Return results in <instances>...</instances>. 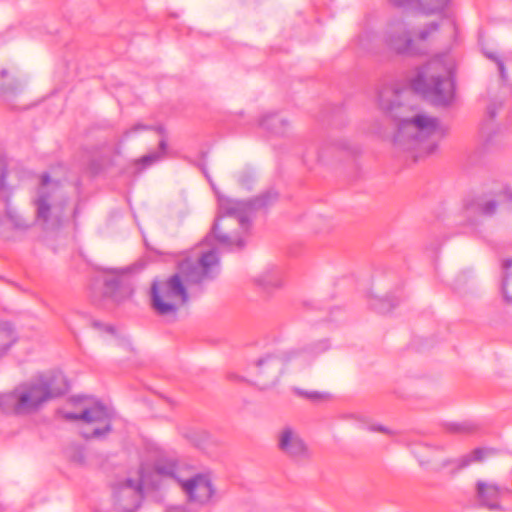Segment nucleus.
<instances>
[{
  "label": "nucleus",
  "instance_id": "5",
  "mask_svg": "<svg viewBox=\"0 0 512 512\" xmlns=\"http://www.w3.org/2000/svg\"><path fill=\"white\" fill-rule=\"evenodd\" d=\"M55 394L49 382L40 377L0 393V410L7 415H27L39 410Z\"/></svg>",
  "mask_w": 512,
  "mask_h": 512
},
{
  "label": "nucleus",
  "instance_id": "15",
  "mask_svg": "<svg viewBox=\"0 0 512 512\" xmlns=\"http://www.w3.org/2000/svg\"><path fill=\"white\" fill-rule=\"evenodd\" d=\"M330 347L331 345L327 339H320L307 344L302 349L290 351L295 352L293 356L295 361H298L301 365H305L311 364L320 355L327 352Z\"/></svg>",
  "mask_w": 512,
  "mask_h": 512
},
{
  "label": "nucleus",
  "instance_id": "4",
  "mask_svg": "<svg viewBox=\"0 0 512 512\" xmlns=\"http://www.w3.org/2000/svg\"><path fill=\"white\" fill-rule=\"evenodd\" d=\"M156 475L176 482L190 502L207 504L215 489L206 474L193 473L192 469L173 458H161L154 465Z\"/></svg>",
  "mask_w": 512,
  "mask_h": 512
},
{
  "label": "nucleus",
  "instance_id": "25",
  "mask_svg": "<svg viewBox=\"0 0 512 512\" xmlns=\"http://www.w3.org/2000/svg\"><path fill=\"white\" fill-rule=\"evenodd\" d=\"M494 450L493 449H490V448H477L475 450H473L470 454L464 456L462 459H461V467H465L467 465H469L470 463L472 462H478V461H482L484 458L490 456V455H493L494 454Z\"/></svg>",
  "mask_w": 512,
  "mask_h": 512
},
{
  "label": "nucleus",
  "instance_id": "6",
  "mask_svg": "<svg viewBox=\"0 0 512 512\" xmlns=\"http://www.w3.org/2000/svg\"><path fill=\"white\" fill-rule=\"evenodd\" d=\"M55 394L49 382L40 377L0 393V410L7 415H27L39 410Z\"/></svg>",
  "mask_w": 512,
  "mask_h": 512
},
{
  "label": "nucleus",
  "instance_id": "9",
  "mask_svg": "<svg viewBox=\"0 0 512 512\" xmlns=\"http://www.w3.org/2000/svg\"><path fill=\"white\" fill-rule=\"evenodd\" d=\"M385 49L398 55H415L418 53L412 35L411 21L408 18L389 20L381 33Z\"/></svg>",
  "mask_w": 512,
  "mask_h": 512
},
{
  "label": "nucleus",
  "instance_id": "22",
  "mask_svg": "<svg viewBox=\"0 0 512 512\" xmlns=\"http://www.w3.org/2000/svg\"><path fill=\"white\" fill-rule=\"evenodd\" d=\"M166 149H167L166 141L164 139H162L159 143V149L157 151H154L147 155L142 156L141 158H139L136 161V163L142 164L144 167H148V166L160 161L164 157V155L166 153Z\"/></svg>",
  "mask_w": 512,
  "mask_h": 512
},
{
  "label": "nucleus",
  "instance_id": "36",
  "mask_svg": "<svg viewBox=\"0 0 512 512\" xmlns=\"http://www.w3.org/2000/svg\"><path fill=\"white\" fill-rule=\"evenodd\" d=\"M500 202H503V201H510L512 202V191L510 190H507L505 191L504 193H502V195L500 196Z\"/></svg>",
  "mask_w": 512,
  "mask_h": 512
},
{
  "label": "nucleus",
  "instance_id": "19",
  "mask_svg": "<svg viewBox=\"0 0 512 512\" xmlns=\"http://www.w3.org/2000/svg\"><path fill=\"white\" fill-rule=\"evenodd\" d=\"M17 340L16 333L8 323H0V358L7 354Z\"/></svg>",
  "mask_w": 512,
  "mask_h": 512
},
{
  "label": "nucleus",
  "instance_id": "28",
  "mask_svg": "<svg viewBox=\"0 0 512 512\" xmlns=\"http://www.w3.org/2000/svg\"><path fill=\"white\" fill-rule=\"evenodd\" d=\"M512 266V260L507 259L503 261L502 268H503V282H502V292L504 297L508 301H512V293L509 292L508 289V279H509V269Z\"/></svg>",
  "mask_w": 512,
  "mask_h": 512
},
{
  "label": "nucleus",
  "instance_id": "1",
  "mask_svg": "<svg viewBox=\"0 0 512 512\" xmlns=\"http://www.w3.org/2000/svg\"><path fill=\"white\" fill-rule=\"evenodd\" d=\"M277 197L278 194L273 191L252 203L219 197L221 216L214 224L212 233L178 263L176 273L152 282L149 300L153 312L164 319L175 320L179 310L189 301V288L201 286L215 279L220 273L219 254L212 245V240H217L220 246L229 249L241 248L250 229L253 209L267 206Z\"/></svg>",
  "mask_w": 512,
  "mask_h": 512
},
{
  "label": "nucleus",
  "instance_id": "11",
  "mask_svg": "<svg viewBox=\"0 0 512 512\" xmlns=\"http://www.w3.org/2000/svg\"><path fill=\"white\" fill-rule=\"evenodd\" d=\"M275 439L277 449L294 463L303 464L312 458L309 445L297 429L284 426L277 432Z\"/></svg>",
  "mask_w": 512,
  "mask_h": 512
},
{
  "label": "nucleus",
  "instance_id": "33",
  "mask_svg": "<svg viewBox=\"0 0 512 512\" xmlns=\"http://www.w3.org/2000/svg\"><path fill=\"white\" fill-rule=\"evenodd\" d=\"M372 306L374 309H376L380 313H386L391 309V305H389L387 303V300H385V299H376L372 303Z\"/></svg>",
  "mask_w": 512,
  "mask_h": 512
},
{
  "label": "nucleus",
  "instance_id": "32",
  "mask_svg": "<svg viewBox=\"0 0 512 512\" xmlns=\"http://www.w3.org/2000/svg\"><path fill=\"white\" fill-rule=\"evenodd\" d=\"M448 429L455 433H470L474 430V426L469 422L452 423Z\"/></svg>",
  "mask_w": 512,
  "mask_h": 512
},
{
  "label": "nucleus",
  "instance_id": "23",
  "mask_svg": "<svg viewBox=\"0 0 512 512\" xmlns=\"http://www.w3.org/2000/svg\"><path fill=\"white\" fill-rule=\"evenodd\" d=\"M6 218L8 223L15 229L18 230H27L31 224L29 221L24 219L16 209L7 206L6 208Z\"/></svg>",
  "mask_w": 512,
  "mask_h": 512
},
{
  "label": "nucleus",
  "instance_id": "7",
  "mask_svg": "<svg viewBox=\"0 0 512 512\" xmlns=\"http://www.w3.org/2000/svg\"><path fill=\"white\" fill-rule=\"evenodd\" d=\"M67 198L60 183L47 174L41 176L32 203L35 207L36 220L45 229H56L66 219Z\"/></svg>",
  "mask_w": 512,
  "mask_h": 512
},
{
  "label": "nucleus",
  "instance_id": "34",
  "mask_svg": "<svg viewBox=\"0 0 512 512\" xmlns=\"http://www.w3.org/2000/svg\"><path fill=\"white\" fill-rule=\"evenodd\" d=\"M148 129L147 126L145 125H142V124H136L134 125L133 127H131L130 129H128L125 133H124V136L127 138L129 137L130 135L138 132V131H143V130H146Z\"/></svg>",
  "mask_w": 512,
  "mask_h": 512
},
{
  "label": "nucleus",
  "instance_id": "39",
  "mask_svg": "<svg viewBox=\"0 0 512 512\" xmlns=\"http://www.w3.org/2000/svg\"><path fill=\"white\" fill-rule=\"evenodd\" d=\"M167 512H186L184 508L181 507H173L169 509Z\"/></svg>",
  "mask_w": 512,
  "mask_h": 512
},
{
  "label": "nucleus",
  "instance_id": "37",
  "mask_svg": "<svg viewBox=\"0 0 512 512\" xmlns=\"http://www.w3.org/2000/svg\"><path fill=\"white\" fill-rule=\"evenodd\" d=\"M391 4L398 6V7H404L405 4L411 2V0H388Z\"/></svg>",
  "mask_w": 512,
  "mask_h": 512
},
{
  "label": "nucleus",
  "instance_id": "38",
  "mask_svg": "<svg viewBox=\"0 0 512 512\" xmlns=\"http://www.w3.org/2000/svg\"><path fill=\"white\" fill-rule=\"evenodd\" d=\"M71 457L73 458L74 461L81 462L83 460L82 451L78 450L77 455H74V456L71 455Z\"/></svg>",
  "mask_w": 512,
  "mask_h": 512
},
{
  "label": "nucleus",
  "instance_id": "20",
  "mask_svg": "<svg viewBox=\"0 0 512 512\" xmlns=\"http://www.w3.org/2000/svg\"><path fill=\"white\" fill-rule=\"evenodd\" d=\"M346 418L353 419L365 426L369 431L371 432H379L384 434H392V431L387 428L386 426H383L378 423H374L370 420L369 417L361 414V413H353L346 416Z\"/></svg>",
  "mask_w": 512,
  "mask_h": 512
},
{
  "label": "nucleus",
  "instance_id": "30",
  "mask_svg": "<svg viewBox=\"0 0 512 512\" xmlns=\"http://www.w3.org/2000/svg\"><path fill=\"white\" fill-rule=\"evenodd\" d=\"M497 203L494 200H480L475 204V210L483 215L490 216L496 210Z\"/></svg>",
  "mask_w": 512,
  "mask_h": 512
},
{
  "label": "nucleus",
  "instance_id": "26",
  "mask_svg": "<svg viewBox=\"0 0 512 512\" xmlns=\"http://www.w3.org/2000/svg\"><path fill=\"white\" fill-rule=\"evenodd\" d=\"M0 77L2 80H4L5 78H9V81H3L0 84V89L3 93L14 92L19 88L20 84L18 80L14 76H12L7 69H2L0 71Z\"/></svg>",
  "mask_w": 512,
  "mask_h": 512
},
{
  "label": "nucleus",
  "instance_id": "31",
  "mask_svg": "<svg viewBox=\"0 0 512 512\" xmlns=\"http://www.w3.org/2000/svg\"><path fill=\"white\" fill-rule=\"evenodd\" d=\"M486 56L496 63L500 74V78L503 82H505L507 80V75L505 71L504 61L496 53L493 52H487Z\"/></svg>",
  "mask_w": 512,
  "mask_h": 512
},
{
  "label": "nucleus",
  "instance_id": "27",
  "mask_svg": "<svg viewBox=\"0 0 512 512\" xmlns=\"http://www.w3.org/2000/svg\"><path fill=\"white\" fill-rule=\"evenodd\" d=\"M293 391L297 396L312 402H319L328 397V394L319 391H307L300 388H294Z\"/></svg>",
  "mask_w": 512,
  "mask_h": 512
},
{
  "label": "nucleus",
  "instance_id": "21",
  "mask_svg": "<svg viewBox=\"0 0 512 512\" xmlns=\"http://www.w3.org/2000/svg\"><path fill=\"white\" fill-rule=\"evenodd\" d=\"M438 28H439V24L435 21H432L420 28L412 27V35L414 38V43L416 41L429 40L438 31Z\"/></svg>",
  "mask_w": 512,
  "mask_h": 512
},
{
  "label": "nucleus",
  "instance_id": "8",
  "mask_svg": "<svg viewBox=\"0 0 512 512\" xmlns=\"http://www.w3.org/2000/svg\"><path fill=\"white\" fill-rule=\"evenodd\" d=\"M64 418L82 423L81 434L86 439L105 438L112 430V411L99 402L84 399L79 412H64Z\"/></svg>",
  "mask_w": 512,
  "mask_h": 512
},
{
  "label": "nucleus",
  "instance_id": "3",
  "mask_svg": "<svg viewBox=\"0 0 512 512\" xmlns=\"http://www.w3.org/2000/svg\"><path fill=\"white\" fill-rule=\"evenodd\" d=\"M457 61L451 54L439 55L423 65L411 78L413 90L436 104L447 105L454 98V72Z\"/></svg>",
  "mask_w": 512,
  "mask_h": 512
},
{
  "label": "nucleus",
  "instance_id": "18",
  "mask_svg": "<svg viewBox=\"0 0 512 512\" xmlns=\"http://www.w3.org/2000/svg\"><path fill=\"white\" fill-rule=\"evenodd\" d=\"M358 46L367 52H377L385 49L381 41V34L374 31L365 30L357 38Z\"/></svg>",
  "mask_w": 512,
  "mask_h": 512
},
{
  "label": "nucleus",
  "instance_id": "17",
  "mask_svg": "<svg viewBox=\"0 0 512 512\" xmlns=\"http://www.w3.org/2000/svg\"><path fill=\"white\" fill-rule=\"evenodd\" d=\"M259 125L274 134L281 135L286 132L289 123L278 114L268 113L262 116Z\"/></svg>",
  "mask_w": 512,
  "mask_h": 512
},
{
  "label": "nucleus",
  "instance_id": "10",
  "mask_svg": "<svg viewBox=\"0 0 512 512\" xmlns=\"http://www.w3.org/2000/svg\"><path fill=\"white\" fill-rule=\"evenodd\" d=\"M295 352L284 351L266 354L255 365V383L262 389H267L278 383L287 362L293 361Z\"/></svg>",
  "mask_w": 512,
  "mask_h": 512
},
{
  "label": "nucleus",
  "instance_id": "12",
  "mask_svg": "<svg viewBox=\"0 0 512 512\" xmlns=\"http://www.w3.org/2000/svg\"><path fill=\"white\" fill-rule=\"evenodd\" d=\"M146 479L142 476L138 480L126 479L118 482L114 487V497L117 505L125 512L134 511L143 498V485Z\"/></svg>",
  "mask_w": 512,
  "mask_h": 512
},
{
  "label": "nucleus",
  "instance_id": "24",
  "mask_svg": "<svg viewBox=\"0 0 512 512\" xmlns=\"http://www.w3.org/2000/svg\"><path fill=\"white\" fill-rule=\"evenodd\" d=\"M254 282L264 289L278 287L281 284L279 276L273 271H265L257 275L254 278Z\"/></svg>",
  "mask_w": 512,
  "mask_h": 512
},
{
  "label": "nucleus",
  "instance_id": "40",
  "mask_svg": "<svg viewBox=\"0 0 512 512\" xmlns=\"http://www.w3.org/2000/svg\"><path fill=\"white\" fill-rule=\"evenodd\" d=\"M250 178H251V177H250V175H248V176H247V179H246V178H244V177H240V179H239V180H240V182L244 185V184H246V182H248V180H249Z\"/></svg>",
  "mask_w": 512,
  "mask_h": 512
},
{
  "label": "nucleus",
  "instance_id": "14",
  "mask_svg": "<svg viewBox=\"0 0 512 512\" xmlns=\"http://www.w3.org/2000/svg\"><path fill=\"white\" fill-rule=\"evenodd\" d=\"M476 491L479 501L490 510L501 509L499 500L505 492H508L505 487L494 482L481 480L476 483Z\"/></svg>",
  "mask_w": 512,
  "mask_h": 512
},
{
  "label": "nucleus",
  "instance_id": "29",
  "mask_svg": "<svg viewBox=\"0 0 512 512\" xmlns=\"http://www.w3.org/2000/svg\"><path fill=\"white\" fill-rule=\"evenodd\" d=\"M501 104L500 103H490L488 106H487V110H486V114H487V117H488V121H486L482 128H481V131H482V134L489 137L490 136V130H491V124H490V121H492L495 116H496V109L498 107H500Z\"/></svg>",
  "mask_w": 512,
  "mask_h": 512
},
{
  "label": "nucleus",
  "instance_id": "35",
  "mask_svg": "<svg viewBox=\"0 0 512 512\" xmlns=\"http://www.w3.org/2000/svg\"><path fill=\"white\" fill-rule=\"evenodd\" d=\"M93 327H94L95 329L99 330V331H102V330H103V331H105V332H107V333H111V334H113V333H114V329H113V327L108 326V325H104V324H102V323H100V322H96V321H95V322H93Z\"/></svg>",
  "mask_w": 512,
  "mask_h": 512
},
{
  "label": "nucleus",
  "instance_id": "2",
  "mask_svg": "<svg viewBox=\"0 0 512 512\" xmlns=\"http://www.w3.org/2000/svg\"><path fill=\"white\" fill-rule=\"evenodd\" d=\"M381 110L396 122L394 144L404 150H417L416 157L434 154L447 129L441 122L422 113L411 100L408 88L396 81L385 83L378 91Z\"/></svg>",
  "mask_w": 512,
  "mask_h": 512
},
{
  "label": "nucleus",
  "instance_id": "16",
  "mask_svg": "<svg viewBox=\"0 0 512 512\" xmlns=\"http://www.w3.org/2000/svg\"><path fill=\"white\" fill-rule=\"evenodd\" d=\"M450 4V0H411L405 6H411L423 14L442 13Z\"/></svg>",
  "mask_w": 512,
  "mask_h": 512
},
{
  "label": "nucleus",
  "instance_id": "13",
  "mask_svg": "<svg viewBox=\"0 0 512 512\" xmlns=\"http://www.w3.org/2000/svg\"><path fill=\"white\" fill-rule=\"evenodd\" d=\"M128 270L109 269L104 276V294L119 302L131 295V287L127 281Z\"/></svg>",
  "mask_w": 512,
  "mask_h": 512
}]
</instances>
